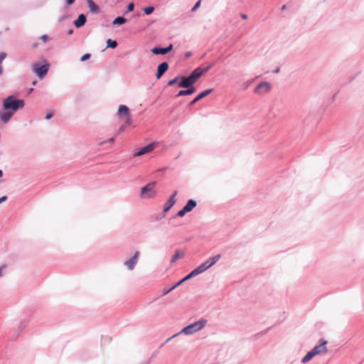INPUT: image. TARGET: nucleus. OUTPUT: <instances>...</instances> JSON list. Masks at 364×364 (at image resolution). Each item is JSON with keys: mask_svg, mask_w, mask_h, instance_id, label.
<instances>
[{"mask_svg": "<svg viewBox=\"0 0 364 364\" xmlns=\"http://www.w3.org/2000/svg\"><path fill=\"white\" fill-rule=\"evenodd\" d=\"M207 323L206 319H200L196 322H194L193 323H191L181 331V333H183L185 334H193L202 328H203Z\"/></svg>", "mask_w": 364, "mask_h": 364, "instance_id": "3", "label": "nucleus"}, {"mask_svg": "<svg viewBox=\"0 0 364 364\" xmlns=\"http://www.w3.org/2000/svg\"><path fill=\"white\" fill-rule=\"evenodd\" d=\"M178 79H179V76H177L176 77L169 80L168 82V85L169 86L174 85L178 82Z\"/></svg>", "mask_w": 364, "mask_h": 364, "instance_id": "28", "label": "nucleus"}, {"mask_svg": "<svg viewBox=\"0 0 364 364\" xmlns=\"http://www.w3.org/2000/svg\"><path fill=\"white\" fill-rule=\"evenodd\" d=\"M175 289V287H172L171 289H164V290H163V294H164V295H166V294H167L168 293H169L170 291H172L173 289Z\"/></svg>", "mask_w": 364, "mask_h": 364, "instance_id": "32", "label": "nucleus"}, {"mask_svg": "<svg viewBox=\"0 0 364 364\" xmlns=\"http://www.w3.org/2000/svg\"><path fill=\"white\" fill-rule=\"evenodd\" d=\"M168 68L169 66L168 63L164 62L161 63L157 68V73L156 75V78L159 79L162 76V75L168 70Z\"/></svg>", "mask_w": 364, "mask_h": 364, "instance_id": "13", "label": "nucleus"}, {"mask_svg": "<svg viewBox=\"0 0 364 364\" xmlns=\"http://www.w3.org/2000/svg\"><path fill=\"white\" fill-rule=\"evenodd\" d=\"M275 73H277L279 72V68H278L277 69H276L274 71Z\"/></svg>", "mask_w": 364, "mask_h": 364, "instance_id": "44", "label": "nucleus"}, {"mask_svg": "<svg viewBox=\"0 0 364 364\" xmlns=\"http://www.w3.org/2000/svg\"><path fill=\"white\" fill-rule=\"evenodd\" d=\"M242 18H244V19H247V16L246 14H242Z\"/></svg>", "mask_w": 364, "mask_h": 364, "instance_id": "42", "label": "nucleus"}, {"mask_svg": "<svg viewBox=\"0 0 364 364\" xmlns=\"http://www.w3.org/2000/svg\"><path fill=\"white\" fill-rule=\"evenodd\" d=\"M75 0H66V2L68 5H71L74 3Z\"/></svg>", "mask_w": 364, "mask_h": 364, "instance_id": "40", "label": "nucleus"}, {"mask_svg": "<svg viewBox=\"0 0 364 364\" xmlns=\"http://www.w3.org/2000/svg\"><path fill=\"white\" fill-rule=\"evenodd\" d=\"M41 39L43 41V42L46 43L49 40V36L48 35H43L41 37Z\"/></svg>", "mask_w": 364, "mask_h": 364, "instance_id": "33", "label": "nucleus"}, {"mask_svg": "<svg viewBox=\"0 0 364 364\" xmlns=\"http://www.w3.org/2000/svg\"><path fill=\"white\" fill-rule=\"evenodd\" d=\"M154 186V183H151L142 187L141 189V196L146 198L153 197L155 195Z\"/></svg>", "mask_w": 364, "mask_h": 364, "instance_id": "5", "label": "nucleus"}, {"mask_svg": "<svg viewBox=\"0 0 364 364\" xmlns=\"http://www.w3.org/2000/svg\"><path fill=\"white\" fill-rule=\"evenodd\" d=\"M186 213H188V211L186 210L184 208H183L181 210L178 212V215L180 217H183Z\"/></svg>", "mask_w": 364, "mask_h": 364, "instance_id": "30", "label": "nucleus"}, {"mask_svg": "<svg viewBox=\"0 0 364 364\" xmlns=\"http://www.w3.org/2000/svg\"><path fill=\"white\" fill-rule=\"evenodd\" d=\"M139 255V252L136 251L133 257H132L129 259L125 262L124 264L128 269L132 270L134 268L136 264L137 263Z\"/></svg>", "mask_w": 364, "mask_h": 364, "instance_id": "10", "label": "nucleus"}, {"mask_svg": "<svg viewBox=\"0 0 364 364\" xmlns=\"http://www.w3.org/2000/svg\"><path fill=\"white\" fill-rule=\"evenodd\" d=\"M285 7H286V6H285V5H284V6H282V9H285Z\"/></svg>", "mask_w": 364, "mask_h": 364, "instance_id": "50", "label": "nucleus"}, {"mask_svg": "<svg viewBox=\"0 0 364 364\" xmlns=\"http://www.w3.org/2000/svg\"><path fill=\"white\" fill-rule=\"evenodd\" d=\"M196 92V89L193 87H191L190 89L183 90L178 92L176 97H181L184 95H189Z\"/></svg>", "mask_w": 364, "mask_h": 364, "instance_id": "19", "label": "nucleus"}, {"mask_svg": "<svg viewBox=\"0 0 364 364\" xmlns=\"http://www.w3.org/2000/svg\"><path fill=\"white\" fill-rule=\"evenodd\" d=\"M212 92V90H206L202 92H200L191 103L190 105H193L200 100L208 95Z\"/></svg>", "mask_w": 364, "mask_h": 364, "instance_id": "17", "label": "nucleus"}, {"mask_svg": "<svg viewBox=\"0 0 364 364\" xmlns=\"http://www.w3.org/2000/svg\"><path fill=\"white\" fill-rule=\"evenodd\" d=\"M127 21L126 18H124V17H122V16H118L117 17L114 21H113V24H123L125 22Z\"/></svg>", "mask_w": 364, "mask_h": 364, "instance_id": "24", "label": "nucleus"}, {"mask_svg": "<svg viewBox=\"0 0 364 364\" xmlns=\"http://www.w3.org/2000/svg\"><path fill=\"white\" fill-rule=\"evenodd\" d=\"M13 114H14L13 112H11L9 110H7L5 112H2L0 114L1 120L4 124H6L10 120V119L12 117Z\"/></svg>", "mask_w": 364, "mask_h": 364, "instance_id": "15", "label": "nucleus"}, {"mask_svg": "<svg viewBox=\"0 0 364 364\" xmlns=\"http://www.w3.org/2000/svg\"><path fill=\"white\" fill-rule=\"evenodd\" d=\"M196 202L194 200H189L186 205L183 207L188 212L191 211L196 206Z\"/></svg>", "mask_w": 364, "mask_h": 364, "instance_id": "21", "label": "nucleus"}, {"mask_svg": "<svg viewBox=\"0 0 364 364\" xmlns=\"http://www.w3.org/2000/svg\"><path fill=\"white\" fill-rule=\"evenodd\" d=\"M207 269V266L205 264H200L197 268L194 269L190 274L193 277L203 273Z\"/></svg>", "mask_w": 364, "mask_h": 364, "instance_id": "16", "label": "nucleus"}, {"mask_svg": "<svg viewBox=\"0 0 364 364\" xmlns=\"http://www.w3.org/2000/svg\"><path fill=\"white\" fill-rule=\"evenodd\" d=\"M6 57V53H0V65H1L3 60H4ZM1 73H2V68H1V65H0V75Z\"/></svg>", "mask_w": 364, "mask_h": 364, "instance_id": "27", "label": "nucleus"}, {"mask_svg": "<svg viewBox=\"0 0 364 364\" xmlns=\"http://www.w3.org/2000/svg\"><path fill=\"white\" fill-rule=\"evenodd\" d=\"M6 200H7L6 196H2L1 198H0V203H1L4 201H6Z\"/></svg>", "mask_w": 364, "mask_h": 364, "instance_id": "39", "label": "nucleus"}, {"mask_svg": "<svg viewBox=\"0 0 364 364\" xmlns=\"http://www.w3.org/2000/svg\"><path fill=\"white\" fill-rule=\"evenodd\" d=\"M53 115V112L50 111V112H48L47 114H46V119H50Z\"/></svg>", "mask_w": 364, "mask_h": 364, "instance_id": "35", "label": "nucleus"}, {"mask_svg": "<svg viewBox=\"0 0 364 364\" xmlns=\"http://www.w3.org/2000/svg\"><path fill=\"white\" fill-rule=\"evenodd\" d=\"M178 193L177 191H175L171 195L170 198L165 203L164 206V211H168L176 203V196Z\"/></svg>", "mask_w": 364, "mask_h": 364, "instance_id": "12", "label": "nucleus"}, {"mask_svg": "<svg viewBox=\"0 0 364 364\" xmlns=\"http://www.w3.org/2000/svg\"><path fill=\"white\" fill-rule=\"evenodd\" d=\"M90 56H91V55L90 53H86V54H85L84 55H82L81 57L80 60L81 61H85V60L90 59Z\"/></svg>", "mask_w": 364, "mask_h": 364, "instance_id": "29", "label": "nucleus"}, {"mask_svg": "<svg viewBox=\"0 0 364 364\" xmlns=\"http://www.w3.org/2000/svg\"><path fill=\"white\" fill-rule=\"evenodd\" d=\"M3 176V171L1 170H0V178L2 177Z\"/></svg>", "mask_w": 364, "mask_h": 364, "instance_id": "46", "label": "nucleus"}, {"mask_svg": "<svg viewBox=\"0 0 364 364\" xmlns=\"http://www.w3.org/2000/svg\"><path fill=\"white\" fill-rule=\"evenodd\" d=\"M38 46V44L36 43H33L32 47L33 48H36Z\"/></svg>", "mask_w": 364, "mask_h": 364, "instance_id": "43", "label": "nucleus"}, {"mask_svg": "<svg viewBox=\"0 0 364 364\" xmlns=\"http://www.w3.org/2000/svg\"><path fill=\"white\" fill-rule=\"evenodd\" d=\"M107 47L115 48L117 46V43L116 41H112V39L109 38L107 41Z\"/></svg>", "mask_w": 364, "mask_h": 364, "instance_id": "25", "label": "nucleus"}, {"mask_svg": "<svg viewBox=\"0 0 364 364\" xmlns=\"http://www.w3.org/2000/svg\"><path fill=\"white\" fill-rule=\"evenodd\" d=\"M37 84V81L36 80H34L33 82H32V85H36Z\"/></svg>", "mask_w": 364, "mask_h": 364, "instance_id": "45", "label": "nucleus"}, {"mask_svg": "<svg viewBox=\"0 0 364 364\" xmlns=\"http://www.w3.org/2000/svg\"><path fill=\"white\" fill-rule=\"evenodd\" d=\"M87 4L90 10L93 13H98L100 9L97 5H96L92 0H87Z\"/></svg>", "mask_w": 364, "mask_h": 364, "instance_id": "20", "label": "nucleus"}, {"mask_svg": "<svg viewBox=\"0 0 364 364\" xmlns=\"http://www.w3.org/2000/svg\"><path fill=\"white\" fill-rule=\"evenodd\" d=\"M122 130H123V127H121L119 128V131H122Z\"/></svg>", "mask_w": 364, "mask_h": 364, "instance_id": "49", "label": "nucleus"}, {"mask_svg": "<svg viewBox=\"0 0 364 364\" xmlns=\"http://www.w3.org/2000/svg\"><path fill=\"white\" fill-rule=\"evenodd\" d=\"M173 49V45L170 44L167 48H165L166 53H168Z\"/></svg>", "mask_w": 364, "mask_h": 364, "instance_id": "36", "label": "nucleus"}, {"mask_svg": "<svg viewBox=\"0 0 364 364\" xmlns=\"http://www.w3.org/2000/svg\"><path fill=\"white\" fill-rule=\"evenodd\" d=\"M212 68V65L208 66L205 69H202L200 68H198L193 70V72L191 74V75L195 79V80H198V78L208 70H209Z\"/></svg>", "mask_w": 364, "mask_h": 364, "instance_id": "11", "label": "nucleus"}, {"mask_svg": "<svg viewBox=\"0 0 364 364\" xmlns=\"http://www.w3.org/2000/svg\"><path fill=\"white\" fill-rule=\"evenodd\" d=\"M86 22V16L84 14L79 15L77 20L74 21V25L77 28L82 26Z\"/></svg>", "mask_w": 364, "mask_h": 364, "instance_id": "18", "label": "nucleus"}, {"mask_svg": "<svg viewBox=\"0 0 364 364\" xmlns=\"http://www.w3.org/2000/svg\"><path fill=\"white\" fill-rule=\"evenodd\" d=\"M117 114L120 118H124L127 125L132 124V117L129 108L124 105H119Z\"/></svg>", "mask_w": 364, "mask_h": 364, "instance_id": "4", "label": "nucleus"}, {"mask_svg": "<svg viewBox=\"0 0 364 364\" xmlns=\"http://www.w3.org/2000/svg\"><path fill=\"white\" fill-rule=\"evenodd\" d=\"M272 89V85L267 82H263L259 84L255 89V92L263 95L269 92Z\"/></svg>", "mask_w": 364, "mask_h": 364, "instance_id": "7", "label": "nucleus"}, {"mask_svg": "<svg viewBox=\"0 0 364 364\" xmlns=\"http://www.w3.org/2000/svg\"><path fill=\"white\" fill-rule=\"evenodd\" d=\"M154 11V8L153 6H147L144 9V11L146 14L149 15Z\"/></svg>", "mask_w": 364, "mask_h": 364, "instance_id": "26", "label": "nucleus"}, {"mask_svg": "<svg viewBox=\"0 0 364 364\" xmlns=\"http://www.w3.org/2000/svg\"><path fill=\"white\" fill-rule=\"evenodd\" d=\"M319 342V345L316 346L311 351L308 352L307 354L302 358L301 362L303 363L309 362L316 355L322 354L327 352V341L321 339Z\"/></svg>", "mask_w": 364, "mask_h": 364, "instance_id": "2", "label": "nucleus"}, {"mask_svg": "<svg viewBox=\"0 0 364 364\" xmlns=\"http://www.w3.org/2000/svg\"><path fill=\"white\" fill-rule=\"evenodd\" d=\"M24 105V101L23 100H17L12 95L9 96L3 101L4 109L13 112V113L18 109L23 108Z\"/></svg>", "mask_w": 364, "mask_h": 364, "instance_id": "1", "label": "nucleus"}, {"mask_svg": "<svg viewBox=\"0 0 364 364\" xmlns=\"http://www.w3.org/2000/svg\"><path fill=\"white\" fill-rule=\"evenodd\" d=\"M6 268V265L4 264L0 267V277L2 276V270Z\"/></svg>", "mask_w": 364, "mask_h": 364, "instance_id": "38", "label": "nucleus"}, {"mask_svg": "<svg viewBox=\"0 0 364 364\" xmlns=\"http://www.w3.org/2000/svg\"><path fill=\"white\" fill-rule=\"evenodd\" d=\"M193 278V277L191 276V274L189 273L187 276H186L183 279V282H186L190 279Z\"/></svg>", "mask_w": 364, "mask_h": 364, "instance_id": "37", "label": "nucleus"}, {"mask_svg": "<svg viewBox=\"0 0 364 364\" xmlns=\"http://www.w3.org/2000/svg\"><path fill=\"white\" fill-rule=\"evenodd\" d=\"M48 65H43L39 66L38 64H34L33 65V70L35 73L40 77L43 78L47 74L48 71Z\"/></svg>", "mask_w": 364, "mask_h": 364, "instance_id": "6", "label": "nucleus"}, {"mask_svg": "<svg viewBox=\"0 0 364 364\" xmlns=\"http://www.w3.org/2000/svg\"><path fill=\"white\" fill-rule=\"evenodd\" d=\"M151 52L153 53L156 54V55H165V54H166L165 48H161L154 47V48L151 49Z\"/></svg>", "mask_w": 364, "mask_h": 364, "instance_id": "23", "label": "nucleus"}, {"mask_svg": "<svg viewBox=\"0 0 364 364\" xmlns=\"http://www.w3.org/2000/svg\"><path fill=\"white\" fill-rule=\"evenodd\" d=\"M155 148V145L154 144H149L145 146H143L141 148H140L137 151H136L133 156L134 157H136V156H141V155H144L145 154H147V153H149L151 151H152Z\"/></svg>", "mask_w": 364, "mask_h": 364, "instance_id": "8", "label": "nucleus"}, {"mask_svg": "<svg viewBox=\"0 0 364 364\" xmlns=\"http://www.w3.org/2000/svg\"><path fill=\"white\" fill-rule=\"evenodd\" d=\"M184 256V252H181V251H179V250H177L174 255L172 257L171 259V263H173L175 262L177 259H178L179 258H182Z\"/></svg>", "mask_w": 364, "mask_h": 364, "instance_id": "22", "label": "nucleus"}, {"mask_svg": "<svg viewBox=\"0 0 364 364\" xmlns=\"http://www.w3.org/2000/svg\"><path fill=\"white\" fill-rule=\"evenodd\" d=\"M183 282H184L183 281V279H181L180 282H178L177 284H176L173 287H177L178 286L181 285Z\"/></svg>", "mask_w": 364, "mask_h": 364, "instance_id": "41", "label": "nucleus"}, {"mask_svg": "<svg viewBox=\"0 0 364 364\" xmlns=\"http://www.w3.org/2000/svg\"><path fill=\"white\" fill-rule=\"evenodd\" d=\"M73 33V30H70L68 31V34H72Z\"/></svg>", "mask_w": 364, "mask_h": 364, "instance_id": "48", "label": "nucleus"}, {"mask_svg": "<svg viewBox=\"0 0 364 364\" xmlns=\"http://www.w3.org/2000/svg\"><path fill=\"white\" fill-rule=\"evenodd\" d=\"M200 0L198 1L196 4L195 6L192 8V11H196L199 6H200Z\"/></svg>", "mask_w": 364, "mask_h": 364, "instance_id": "34", "label": "nucleus"}, {"mask_svg": "<svg viewBox=\"0 0 364 364\" xmlns=\"http://www.w3.org/2000/svg\"><path fill=\"white\" fill-rule=\"evenodd\" d=\"M33 88H31L29 90H28V93H31V92H33Z\"/></svg>", "mask_w": 364, "mask_h": 364, "instance_id": "47", "label": "nucleus"}, {"mask_svg": "<svg viewBox=\"0 0 364 364\" xmlns=\"http://www.w3.org/2000/svg\"><path fill=\"white\" fill-rule=\"evenodd\" d=\"M196 82V80L190 75L188 77L183 78L178 84L180 87L188 88Z\"/></svg>", "mask_w": 364, "mask_h": 364, "instance_id": "9", "label": "nucleus"}, {"mask_svg": "<svg viewBox=\"0 0 364 364\" xmlns=\"http://www.w3.org/2000/svg\"><path fill=\"white\" fill-rule=\"evenodd\" d=\"M220 258V255H217L213 257H210L208 260H206L205 262L202 263L201 264H205L207 266V269L210 268V267L213 266Z\"/></svg>", "mask_w": 364, "mask_h": 364, "instance_id": "14", "label": "nucleus"}, {"mask_svg": "<svg viewBox=\"0 0 364 364\" xmlns=\"http://www.w3.org/2000/svg\"><path fill=\"white\" fill-rule=\"evenodd\" d=\"M134 8V3H129L128 6H127V11L129 12V11H133Z\"/></svg>", "mask_w": 364, "mask_h": 364, "instance_id": "31", "label": "nucleus"}]
</instances>
